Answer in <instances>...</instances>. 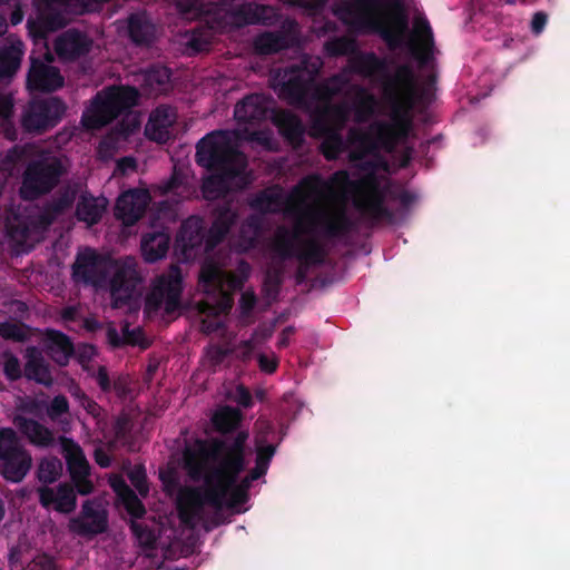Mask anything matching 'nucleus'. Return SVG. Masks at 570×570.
<instances>
[{
    "label": "nucleus",
    "instance_id": "a19ab883",
    "mask_svg": "<svg viewBox=\"0 0 570 570\" xmlns=\"http://www.w3.org/2000/svg\"><path fill=\"white\" fill-rule=\"evenodd\" d=\"M242 421V413L239 410L225 406L224 409L217 411L213 416V423L215 429L225 434V438H234L237 435L239 431H237Z\"/></svg>",
    "mask_w": 570,
    "mask_h": 570
},
{
    "label": "nucleus",
    "instance_id": "9b49d317",
    "mask_svg": "<svg viewBox=\"0 0 570 570\" xmlns=\"http://www.w3.org/2000/svg\"><path fill=\"white\" fill-rule=\"evenodd\" d=\"M66 111V102L57 96L33 98L21 110L20 128L32 137L45 135L62 120Z\"/></svg>",
    "mask_w": 570,
    "mask_h": 570
},
{
    "label": "nucleus",
    "instance_id": "2eb2a0df",
    "mask_svg": "<svg viewBox=\"0 0 570 570\" xmlns=\"http://www.w3.org/2000/svg\"><path fill=\"white\" fill-rule=\"evenodd\" d=\"M278 96L291 106L306 109L311 108V98L314 89V76L306 69L292 66L275 79Z\"/></svg>",
    "mask_w": 570,
    "mask_h": 570
},
{
    "label": "nucleus",
    "instance_id": "5fc2aeb1",
    "mask_svg": "<svg viewBox=\"0 0 570 570\" xmlns=\"http://www.w3.org/2000/svg\"><path fill=\"white\" fill-rule=\"evenodd\" d=\"M324 49L330 57L346 56L354 51L355 41L345 36L334 37L325 42Z\"/></svg>",
    "mask_w": 570,
    "mask_h": 570
},
{
    "label": "nucleus",
    "instance_id": "3c124183",
    "mask_svg": "<svg viewBox=\"0 0 570 570\" xmlns=\"http://www.w3.org/2000/svg\"><path fill=\"white\" fill-rule=\"evenodd\" d=\"M159 188L163 195L173 194L181 197H188L190 194L187 177L177 167H174L171 176L165 180Z\"/></svg>",
    "mask_w": 570,
    "mask_h": 570
},
{
    "label": "nucleus",
    "instance_id": "e2e57ef3",
    "mask_svg": "<svg viewBox=\"0 0 570 570\" xmlns=\"http://www.w3.org/2000/svg\"><path fill=\"white\" fill-rule=\"evenodd\" d=\"M229 351L219 346L212 345L206 351V356L213 367L219 366L228 356Z\"/></svg>",
    "mask_w": 570,
    "mask_h": 570
},
{
    "label": "nucleus",
    "instance_id": "f257e3e1",
    "mask_svg": "<svg viewBox=\"0 0 570 570\" xmlns=\"http://www.w3.org/2000/svg\"><path fill=\"white\" fill-rule=\"evenodd\" d=\"M383 97L389 107V120H374L367 130L351 127L346 139L342 131L350 119L347 104L318 105L311 111L312 136L322 139L320 151L326 160H336L350 147L353 148V160L377 155L381 150L392 154L409 139L413 129V111L420 98L410 65H401L394 75H386Z\"/></svg>",
    "mask_w": 570,
    "mask_h": 570
},
{
    "label": "nucleus",
    "instance_id": "bf43d9fd",
    "mask_svg": "<svg viewBox=\"0 0 570 570\" xmlns=\"http://www.w3.org/2000/svg\"><path fill=\"white\" fill-rule=\"evenodd\" d=\"M414 28H415V32L421 38V43L425 45L429 50L431 48H434L433 32H432V28H431L428 19L426 18L415 19Z\"/></svg>",
    "mask_w": 570,
    "mask_h": 570
},
{
    "label": "nucleus",
    "instance_id": "b1692460",
    "mask_svg": "<svg viewBox=\"0 0 570 570\" xmlns=\"http://www.w3.org/2000/svg\"><path fill=\"white\" fill-rule=\"evenodd\" d=\"M176 109L169 105H160L155 108L145 126V135L149 140L166 144L173 137L171 129L176 122Z\"/></svg>",
    "mask_w": 570,
    "mask_h": 570
},
{
    "label": "nucleus",
    "instance_id": "c756f323",
    "mask_svg": "<svg viewBox=\"0 0 570 570\" xmlns=\"http://www.w3.org/2000/svg\"><path fill=\"white\" fill-rule=\"evenodd\" d=\"M9 45L0 47V81L9 82L18 72L24 55L23 42L10 36Z\"/></svg>",
    "mask_w": 570,
    "mask_h": 570
},
{
    "label": "nucleus",
    "instance_id": "f704fd0d",
    "mask_svg": "<svg viewBox=\"0 0 570 570\" xmlns=\"http://www.w3.org/2000/svg\"><path fill=\"white\" fill-rule=\"evenodd\" d=\"M60 442L70 479L90 476V465L80 445L66 436H61Z\"/></svg>",
    "mask_w": 570,
    "mask_h": 570
},
{
    "label": "nucleus",
    "instance_id": "7c9ffc66",
    "mask_svg": "<svg viewBox=\"0 0 570 570\" xmlns=\"http://www.w3.org/2000/svg\"><path fill=\"white\" fill-rule=\"evenodd\" d=\"M68 19L62 12H45L39 10L37 19H28L27 29L33 41H43L50 32L67 26Z\"/></svg>",
    "mask_w": 570,
    "mask_h": 570
},
{
    "label": "nucleus",
    "instance_id": "aec40b11",
    "mask_svg": "<svg viewBox=\"0 0 570 570\" xmlns=\"http://www.w3.org/2000/svg\"><path fill=\"white\" fill-rule=\"evenodd\" d=\"M227 16L237 28L253 24L271 26L276 19V11L268 4L243 2L233 6L227 11Z\"/></svg>",
    "mask_w": 570,
    "mask_h": 570
},
{
    "label": "nucleus",
    "instance_id": "473e14b6",
    "mask_svg": "<svg viewBox=\"0 0 570 570\" xmlns=\"http://www.w3.org/2000/svg\"><path fill=\"white\" fill-rule=\"evenodd\" d=\"M273 121L279 134L294 147L303 144L305 127L297 115L289 110H277L273 114Z\"/></svg>",
    "mask_w": 570,
    "mask_h": 570
},
{
    "label": "nucleus",
    "instance_id": "39448f33",
    "mask_svg": "<svg viewBox=\"0 0 570 570\" xmlns=\"http://www.w3.org/2000/svg\"><path fill=\"white\" fill-rule=\"evenodd\" d=\"M325 188H330L328 183L318 175H311L304 177L291 191L285 213L297 218L295 228L291 230L285 226H279L271 243V250L279 261L285 262L296 257L298 250L296 242L301 240L299 234L308 233L306 230V217L304 216L306 204L311 198L318 197Z\"/></svg>",
    "mask_w": 570,
    "mask_h": 570
},
{
    "label": "nucleus",
    "instance_id": "0eeeda50",
    "mask_svg": "<svg viewBox=\"0 0 570 570\" xmlns=\"http://www.w3.org/2000/svg\"><path fill=\"white\" fill-rule=\"evenodd\" d=\"M379 168L376 161H366L363 164V169H370L371 173L366 174L358 181H351L346 170L335 171L331 176V183L336 186L345 187L353 185L357 191L353 200L354 207L372 224H377L381 220H392L394 217L393 212L385 205L389 191V185L382 186L375 170Z\"/></svg>",
    "mask_w": 570,
    "mask_h": 570
},
{
    "label": "nucleus",
    "instance_id": "ea45409f",
    "mask_svg": "<svg viewBox=\"0 0 570 570\" xmlns=\"http://www.w3.org/2000/svg\"><path fill=\"white\" fill-rule=\"evenodd\" d=\"M284 204L279 189L267 188L258 191L249 202L252 209L261 214H276Z\"/></svg>",
    "mask_w": 570,
    "mask_h": 570
},
{
    "label": "nucleus",
    "instance_id": "49530a36",
    "mask_svg": "<svg viewBox=\"0 0 570 570\" xmlns=\"http://www.w3.org/2000/svg\"><path fill=\"white\" fill-rule=\"evenodd\" d=\"M198 282L203 291L209 295L224 285L222 268L214 262H206L200 267Z\"/></svg>",
    "mask_w": 570,
    "mask_h": 570
},
{
    "label": "nucleus",
    "instance_id": "c9c22d12",
    "mask_svg": "<svg viewBox=\"0 0 570 570\" xmlns=\"http://www.w3.org/2000/svg\"><path fill=\"white\" fill-rule=\"evenodd\" d=\"M263 234V217L257 214L247 216L240 224L237 238V247L247 253L255 249Z\"/></svg>",
    "mask_w": 570,
    "mask_h": 570
},
{
    "label": "nucleus",
    "instance_id": "13d9d810",
    "mask_svg": "<svg viewBox=\"0 0 570 570\" xmlns=\"http://www.w3.org/2000/svg\"><path fill=\"white\" fill-rule=\"evenodd\" d=\"M69 412V402L65 395H56L47 406L48 417L56 422L61 415Z\"/></svg>",
    "mask_w": 570,
    "mask_h": 570
},
{
    "label": "nucleus",
    "instance_id": "20e7f679",
    "mask_svg": "<svg viewBox=\"0 0 570 570\" xmlns=\"http://www.w3.org/2000/svg\"><path fill=\"white\" fill-rule=\"evenodd\" d=\"M110 272H112L109 279L112 306L120 308L132 299L137 287L142 282L135 257L112 259L88 249L86 253L78 254L72 264V278L87 285L102 286L107 283Z\"/></svg>",
    "mask_w": 570,
    "mask_h": 570
},
{
    "label": "nucleus",
    "instance_id": "7ed1b4c3",
    "mask_svg": "<svg viewBox=\"0 0 570 570\" xmlns=\"http://www.w3.org/2000/svg\"><path fill=\"white\" fill-rule=\"evenodd\" d=\"M196 161L212 173L202 184V193L207 200L228 194L236 178L245 184L247 158L228 131L216 130L203 137L196 145Z\"/></svg>",
    "mask_w": 570,
    "mask_h": 570
},
{
    "label": "nucleus",
    "instance_id": "69168bd1",
    "mask_svg": "<svg viewBox=\"0 0 570 570\" xmlns=\"http://www.w3.org/2000/svg\"><path fill=\"white\" fill-rule=\"evenodd\" d=\"M14 101L11 95L0 94V120L8 121L13 116Z\"/></svg>",
    "mask_w": 570,
    "mask_h": 570
},
{
    "label": "nucleus",
    "instance_id": "cd10ccee",
    "mask_svg": "<svg viewBox=\"0 0 570 570\" xmlns=\"http://www.w3.org/2000/svg\"><path fill=\"white\" fill-rule=\"evenodd\" d=\"M13 423L19 432L28 439L30 444L41 449H48L55 445L56 438L53 432L40 422L17 415Z\"/></svg>",
    "mask_w": 570,
    "mask_h": 570
},
{
    "label": "nucleus",
    "instance_id": "4d7b16f0",
    "mask_svg": "<svg viewBox=\"0 0 570 570\" xmlns=\"http://www.w3.org/2000/svg\"><path fill=\"white\" fill-rule=\"evenodd\" d=\"M129 528L141 547L153 548L155 546L157 538L149 525L138 521H131Z\"/></svg>",
    "mask_w": 570,
    "mask_h": 570
},
{
    "label": "nucleus",
    "instance_id": "6e6552de",
    "mask_svg": "<svg viewBox=\"0 0 570 570\" xmlns=\"http://www.w3.org/2000/svg\"><path fill=\"white\" fill-rule=\"evenodd\" d=\"M66 174L67 166L60 154L39 151L24 166L19 187L20 198L35 202L49 195Z\"/></svg>",
    "mask_w": 570,
    "mask_h": 570
},
{
    "label": "nucleus",
    "instance_id": "a18cd8bd",
    "mask_svg": "<svg viewBox=\"0 0 570 570\" xmlns=\"http://www.w3.org/2000/svg\"><path fill=\"white\" fill-rule=\"evenodd\" d=\"M301 243L303 247L297 250V261H304L311 266H321L325 263L327 250L318 239L308 238Z\"/></svg>",
    "mask_w": 570,
    "mask_h": 570
},
{
    "label": "nucleus",
    "instance_id": "58836bf2",
    "mask_svg": "<svg viewBox=\"0 0 570 570\" xmlns=\"http://www.w3.org/2000/svg\"><path fill=\"white\" fill-rule=\"evenodd\" d=\"M128 35L138 46H149L155 38V26L145 17L134 13L128 18Z\"/></svg>",
    "mask_w": 570,
    "mask_h": 570
},
{
    "label": "nucleus",
    "instance_id": "72a5a7b5",
    "mask_svg": "<svg viewBox=\"0 0 570 570\" xmlns=\"http://www.w3.org/2000/svg\"><path fill=\"white\" fill-rule=\"evenodd\" d=\"M107 206L108 200L105 197H95L85 191L79 195L75 215L79 222L94 226L100 222Z\"/></svg>",
    "mask_w": 570,
    "mask_h": 570
},
{
    "label": "nucleus",
    "instance_id": "f8f14e48",
    "mask_svg": "<svg viewBox=\"0 0 570 570\" xmlns=\"http://www.w3.org/2000/svg\"><path fill=\"white\" fill-rule=\"evenodd\" d=\"M32 466L30 452L11 428L0 429V475L8 482L20 483Z\"/></svg>",
    "mask_w": 570,
    "mask_h": 570
},
{
    "label": "nucleus",
    "instance_id": "423d86ee",
    "mask_svg": "<svg viewBox=\"0 0 570 570\" xmlns=\"http://www.w3.org/2000/svg\"><path fill=\"white\" fill-rule=\"evenodd\" d=\"M376 0H346L336 6L334 13L345 23L377 32L392 50L402 46L407 29V18L401 8L389 23L375 16Z\"/></svg>",
    "mask_w": 570,
    "mask_h": 570
},
{
    "label": "nucleus",
    "instance_id": "9d476101",
    "mask_svg": "<svg viewBox=\"0 0 570 570\" xmlns=\"http://www.w3.org/2000/svg\"><path fill=\"white\" fill-rule=\"evenodd\" d=\"M249 438L247 431L238 432L234 438H225V439H213L207 441V464L209 461L215 463L214 466H219L222 462L232 455H237L242 461V470L236 474L233 483L228 485L226 491V498L224 501V507L227 508H237L247 502L249 495L236 487V481H238V476L246 469V443Z\"/></svg>",
    "mask_w": 570,
    "mask_h": 570
},
{
    "label": "nucleus",
    "instance_id": "de8ad7c7",
    "mask_svg": "<svg viewBox=\"0 0 570 570\" xmlns=\"http://www.w3.org/2000/svg\"><path fill=\"white\" fill-rule=\"evenodd\" d=\"M376 105L375 96L366 89L360 88L354 102V120L357 124L368 121L375 114Z\"/></svg>",
    "mask_w": 570,
    "mask_h": 570
},
{
    "label": "nucleus",
    "instance_id": "a878e982",
    "mask_svg": "<svg viewBox=\"0 0 570 570\" xmlns=\"http://www.w3.org/2000/svg\"><path fill=\"white\" fill-rule=\"evenodd\" d=\"M40 504L48 509L53 507L60 513H70L77 507L75 489L69 483H60L57 489L41 487L38 489Z\"/></svg>",
    "mask_w": 570,
    "mask_h": 570
},
{
    "label": "nucleus",
    "instance_id": "338daca9",
    "mask_svg": "<svg viewBox=\"0 0 570 570\" xmlns=\"http://www.w3.org/2000/svg\"><path fill=\"white\" fill-rule=\"evenodd\" d=\"M234 401L243 409H249L253 406V395L243 384L236 386Z\"/></svg>",
    "mask_w": 570,
    "mask_h": 570
},
{
    "label": "nucleus",
    "instance_id": "6ab92c4d",
    "mask_svg": "<svg viewBox=\"0 0 570 570\" xmlns=\"http://www.w3.org/2000/svg\"><path fill=\"white\" fill-rule=\"evenodd\" d=\"M92 45V39L86 32L70 28L57 37L53 49L61 61L72 62L87 56Z\"/></svg>",
    "mask_w": 570,
    "mask_h": 570
},
{
    "label": "nucleus",
    "instance_id": "e433bc0d",
    "mask_svg": "<svg viewBox=\"0 0 570 570\" xmlns=\"http://www.w3.org/2000/svg\"><path fill=\"white\" fill-rule=\"evenodd\" d=\"M171 70L163 65H151L142 75V88L148 95H160L170 89Z\"/></svg>",
    "mask_w": 570,
    "mask_h": 570
},
{
    "label": "nucleus",
    "instance_id": "2f4dec72",
    "mask_svg": "<svg viewBox=\"0 0 570 570\" xmlns=\"http://www.w3.org/2000/svg\"><path fill=\"white\" fill-rule=\"evenodd\" d=\"M170 240V235L165 229L145 233L140 240V252L144 261L155 263L166 257Z\"/></svg>",
    "mask_w": 570,
    "mask_h": 570
},
{
    "label": "nucleus",
    "instance_id": "4be33fe9",
    "mask_svg": "<svg viewBox=\"0 0 570 570\" xmlns=\"http://www.w3.org/2000/svg\"><path fill=\"white\" fill-rule=\"evenodd\" d=\"M274 100L265 94H250L238 101L234 108V117L239 124H259L274 114Z\"/></svg>",
    "mask_w": 570,
    "mask_h": 570
},
{
    "label": "nucleus",
    "instance_id": "774afa93",
    "mask_svg": "<svg viewBox=\"0 0 570 570\" xmlns=\"http://www.w3.org/2000/svg\"><path fill=\"white\" fill-rule=\"evenodd\" d=\"M257 298L254 292H244L239 298V308L242 315L248 316L255 308Z\"/></svg>",
    "mask_w": 570,
    "mask_h": 570
},
{
    "label": "nucleus",
    "instance_id": "680f3d73",
    "mask_svg": "<svg viewBox=\"0 0 570 570\" xmlns=\"http://www.w3.org/2000/svg\"><path fill=\"white\" fill-rule=\"evenodd\" d=\"M39 10L45 12H62L66 16L67 9L76 0H36Z\"/></svg>",
    "mask_w": 570,
    "mask_h": 570
},
{
    "label": "nucleus",
    "instance_id": "412c9836",
    "mask_svg": "<svg viewBox=\"0 0 570 570\" xmlns=\"http://www.w3.org/2000/svg\"><path fill=\"white\" fill-rule=\"evenodd\" d=\"M69 529L71 532L92 538L105 533L108 529V514L104 509H97L89 500L85 501L80 514L71 519Z\"/></svg>",
    "mask_w": 570,
    "mask_h": 570
},
{
    "label": "nucleus",
    "instance_id": "bb28decb",
    "mask_svg": "<svg viewBox=\"0 0 570 570\" xmlns=\"http://www.w3.org/2000/svg\"><path fill=\"white\" fill-rule=\"evenodd\" d=\"M42 347L46 354L58 365L65 366L75 353L71 338L53 328H47L42 338Z\"/></svg>",
    "mask_w": 570,
    "mask_h": 570
},
{
    "label": "nucleus",
    "instance_id": "603ef678",
    "mask_svg": "<svg viewBox=\"0 0 570 570\" xmlns=\"http://www.w3.org/2000/svg\"><path fill=\"white\" fill-rule=\"evenodd\" d=\"M30 326L21 322H0V337L6 341L24 343L30 338Z\"/></svg>",
    "mask_w": 570,
    "mask_h": 570
},
{
    "label": "nucleus",
    "instance_id": "864d4df0",
    "mask_svg": "<svg viewBox=\"0 0 570 570\" xmlns=\"http://www.w3.org/2000/svg\"><path fill=\"white\" fill-rule=\"evenodd\" d=\"M0 365L3 375L9 382H16L23 376V370L19 358L10 351H4L0 356Z\"/></svg>",
    "mask_w": 570,
    "mask_h": 570
},
{
    "label": "nucleus",
    "instance_id": "79ce46f5",
    "mask_svg": "<svg viewBox=\"0 0 570 570\" xmlns=\"http://www.w3.org/2000/svg\"><path fill=\"white\" fill-rule=\"evenodd\" d=\"M210 294H215V301H202L198 304V311L200 314L206 316H220L226 315L230 312L234 298L232 293L224 289V285L220 288H217L215 292H210Z\"/></svg>",
    "mask_w": 570,
    "mask_h": 570
},
{
    "label": "nucleus",
    "instance_id": "6e6d98bb",
    "mask_svg": "<svg viewBox=\"0 0 570 570\" xmlns=\"http://www.w3.org/2000/svg\"><path fill=\"white\" fill-rule=\"evenodd\" d=\"M125 492L121 493L122 502L127 512L135 519H141L146 514V508L137 494L122 483Z\"/></svg>",
    "mask_w": 570,
    "mask_h": 570
},
{
    "label": "nucleus",
    "instance_id": "a211bd4d",
    "mask_svg": "<svg viewBox=\"0 0 570 570\" xmlns=\"http://www.w3.org/2000/svg\"><path fill=\"white\" fill-rule=\"evenodd\" d=\"M80 193L78 183H69L60 187L52 198L46 202L38 214V223L41 227L51 226L58 217L72 208Z\"/></svg>",
    "mask_w": 570,
    "mask_h": 570
},
{
    "label": "nucleus",
    "instance_id": "393cba45",
    "mask_svg": "<svg viewBox=\"0 0 570 570\" xmlns=\"http://www.w3.org/2000/svg\"><path fill=\"white\" fill-rule=\"evenodd\" d=\"M237 220L238 212L229 203L214 208L213 222L207 229V250H214L216 246L223 243Z\"/></svg>",
    "mask_w": 570,
    "mask_h": 570
},
{
    "label": "nucleus",
    "instance_id": "0e129e2a",
    "mask_svg": "<svg viewBox=\"0 0 570 570\" xmlns=\"http://www.w3.org/2000/svg\"><path fill=\"white\" fill-rule=\"evenodd\" d=\"M129 479L132 485L138 490V492L142 495L148 493V485L146 481V473L142 468H137L130 472Z\"/></svg>",
    "mask_w": 570,
    "mask_h": 570
},
{
    "label": "nucleus",
    "instance_id": "4468645a",
    "mask_svg": "<svg viewBox=\"0 0 570 570\" xmlns=\"http://www.w3.org/2000/svg\"><path fill=\"white\" fill-rule=\"evenodd\" d=\"M304 216L307 222L308 234L325 239H341L356 229V223L344 208L328 210L306 204Z\"/></svg>",
    "mask_w": 570,
    "mask_h": 570
},
{
    "label": "nucleus",
    "instance_id": "c03bdc74",
    "mask_svg": "<svg viewBox=\"0 0 570 570\" xmlns=\"http://www.w3.org/2000/svg\"><path fill=\"white\" fill-rule=\"evenodd\" d=\"M353 70L363 77L386 72V63L374 52H360L352 60Z\"/></svg>",
    "mask_w": 570,
    "mask_h": 570
},
{
    "label": "nucleus",
    "instance_id": "ddd939ff",
    "mask_svg": "<svg viewBox=\"0 0 570 570\" xmlns=\"http://www.w3.org/2000/svg\"><path fill=\"white\" fill-rule=\"evenodd\" d=\"M183 293V275L178 265H170L167 273L159 275L145 298V309L156 313L161 307L166 315H171L180 308Z\"/></svg>",
    "mask_w": 570,
    "mask_h": 570
},
{
    "label": "nucleus",
    "instance_id": "f03ea898",
    "mask_svg": "<svg viewBox=\"0 0 570 570\" xmlns=\"http://www.w3.org/2000/svg\"><path fill=\"white\" fill-rule=\"evenodd\" d=\"M234 454V453H230ZM219 466L207 464V440L196 439L183 452L184 468L194 482H204L203 488H186L177 497V513L186 527H194L202 519L206 504L216 510L224 507L226 491L242 470L237 455H228Z\"/></svg>",
    "mask_w": 570,
    "mask_h": 570
},
{
    "label": "nucleus",
    "instance_id": "1a4fd4ad",
    "mask_svg": "<svg viewBox=\"0 0 570 570\" xmlns=\"http://www.w3.org/2000/svg\"><path fill=\"white\" fill-rule=\"evenodd\" d=\"M139 90L132 86H108L98 91L90 107L82 114L81 124L87 129H100L138 105Z\"/></svg>",
    "mask_w": 570,
    "mask_h": 570
},
{
    "label": "nucleus",
    "instance_id": "5701e85b",
    "mask_svg": "<svg viewBox=\"0 0 570 570\" xmlns=\"http://www.w3.org/2000/svg\"><path fill=\"white\" fill-rule=\"evenodd\" d=\"M150 196L147 190L129 189L116 202L115 216L126 226L135 225L145 214Z\"/></svg>",
    "mask_w": 570,
    "mask_h": 570
},
{
    "label": "nucleus",
    "instance_id": "f3484780",
    "mask_svg": "<svg viewBox=\"0 0 570 570\" xmlns=\"http://www.w3.org/2000/svg\"><path fill=\"white\" fill-rule=\"evenodd\" d=\"M176 245L186 261L195 258L200 253H209L204 218L196 215L186 218L179 227Z\"/></svg>",
    "mask_w": 570,
    "mask_h": 570
},
{
    "label": "nucleus",
    "instance_id": "4c0bfd02",
    "mask_svg": "<svg viewBox=\"0 0 570 570\" xmlns=\"http://www.w3.org/2000/svg\"><path fill=\"white\" fill-rule=\"evenodd\" d=\"M289 37L283 30L264 31L254 39V48L259 55L277 53L289 47Z\"/></svg>",
    "mask_w": 570,
    "mask_h": 570
},
{
    "label": "nucleus",
    "instance_id": "09e8293b",
    "mask_svg": "<svg viewBox=\"0 0 570 570\" xmlns=\"http://www.w3.org/2000/svg\"><path fill=\"white\" fill-rule=\"evenodd\" d=\"M265 439L263 436L256 438V459L255 466L253 468V476L262 478L267 473L269 463L275 455V444H264Z\"/></svg>",
    "mask_w": 570,
    "mask_h": 570
},
{
    "label": "nucleus",
    "instance_id": "8fccbe9b",
    "mask_svg": "<svg viewBox=\"0 0 570 570\" xmlns=\"http://www.w3.org/2000/svg\"><path fill=\"white\" fill-rule=\"evenodd\" d=\"M62 473V462L56 458L42 459L37 469V478L43 484H51L56 482Z\"/></svg>",
    "mask_w": 570,
    "mask_h": 570
},
{
    "label": "nucleus",
    "instance_id": "37998d69",
    "mask_svg": "<svg viewBox=\"0 0 570 570\" xmlns=\"http://www.w3.org/2000/svg\"><path fill=\"white\" fill-rule=\"evenodd\" d=\"M348 80L343 75H334L314 86L312 99L322 101V105L332 104L331 100L340 95L347 86Z\"/></svg>",
    "mask_w": 570,
    "mask_h": 570
},
{
    "label": "nucleus",
    "instance_id": "c85d7f7f",
    "mask_svg": "<svg viewBox=\"0 0 570 570\" xmlns=\"http://www.w3.org/2000/svg\"><path fill=\"white\" fill-rule=\"evenodd\" d=\"M24 358L23 376L28 381H33L45 386L52 385L53 379L50 367L41 350L37 346H28L24 351Z\"/></svg>",
    "mask_w": 570,
    "mask_h": 570
},
{
    "label": "nucleus",
    "instance_id": "dca6fc26",
    "mask_svg": "<svg viewBox=\"0 0 570 570\" xmlns=\"http://www.w3.org/2000/svg\"><path fill=\"white\" fill-rule=\"evenodd\" d=\"M26 86L29 91L53 92L63 87L65 79L60 70L52 66L53 56L47 50L42 57L31 53Z\"/></svg>",
    "mask_w": 570,
    "mask_h": 570
},
{
    "label": "nucleus",
    "instance_id": "052dcab7",
    "mask_svg": "<svg viewBox=\"0 0 570 570\" xmlns=\"http://www.w3.org/2000/svg\"><path fill=\"white\" fill-rule=\"evenodd\" d=\"M28 570H57L56 559L48 553L37 554L28 564Z\"/></svg>",
    "mask_w": 570,
    "mask_h": 570
}]
</instances>
